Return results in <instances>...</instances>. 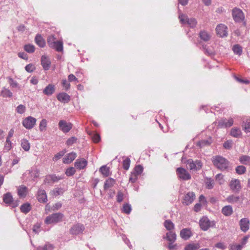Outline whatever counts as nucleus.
Listing matches in <instances>:
<instances>
[{
	"label": "nucleus",
	"instance_id": "1",
	"mask_svg": "<svg viewBox=\"0 0 250 250\" xmlns=\"http://www.w3.org/2000/svg\"><path fill=\"white\" fill-rule=\"evenodd\" d=\"M212 163L218 169L222 171L226 170L229 165V162L226 159L220 156L214 157L213 158Z\"/></svg>",
	"mask_w": 250,
	"mask_h": 250
},
{
	"label": "nucleus",
	"instance_id": "2",
	"mask_svg": "<svg viewBox=\"0 0 250 250\" xmlns=\"http://www.w3.org/2000/svg\"><path fill=\"white\" fill-rule=\"evenodd\" d=\"M182 161L183 163H186L187 167L191 170L197 171L202 167V163L200 160L194 161L192 159H189L186 161L185 158L183 157Z\"/></svg>",
	"mask_w": 250,
	"mask_h": 250
},
{
	"label": "nucleus",
	"instance_id": "3",
	"mask_svg": "<svg viewBox=\"0 0 250 250\" xmlns=\"http://www.w3.org/2000/svg\"><path fill=\"white\" fill-rule=\"evenodd\" d=\"M63 214L60 212L53 213L47 216L44 220V223L47 224H56L62 220Z\"/></svg>",
	"mask_w": 250,
	"mask_h": 250
},
{
	"label": "nucleus",
	"instance_id": "4",
	"mask_svg": "<svg viewBox=\"0 0 250 250\" xmlns=\"http://www.w3.org/2000/svg\"><path fill=\"white\" fill-rule=\"evenodd\" d=\"M215 222L214 221H210L206 216L203 217L199 220V225L200 228L204 231L207 230L209 228L215 227Z\"/></svg>",
	"mask_w": 250,
	"mask_h": 250
},
{
	"label": "nucleus",
	"instance_id": "5",
	"mask_svg": "<svg viewBox=\"0 0 250 250\" xmlns=\"http://www.w3.org/2000/svg\"><path fill=\"white\" fill-rule=\"evenodd\" d=\"M179 19L181 23L188 24L190 27H194L197 24L196 20L194 18L189 19L187 15L179 14Z\"/></svg>",
	"mask_w": 250,
	"mask_h": 250
},
{
	"label": "nucleus",
	"instance_id": "6",
	"mask_svg": "<svg viewBox=\"0 0 250 250\" xmlns=\"http://www.w3.org/2000/svg\"><path fill=\"white\" fill-rule=\"evenodd\" d=\"M232 15L235 22H240L244 19V15L242 11L237 8H234L232 11Z\"/></svg>",
	"mask_w": 250,
	"mask_h": 250
},
{
	"label": "nucleus",
	"instance_id": "7",
	"mask_svg": "<svg viewBox=\"0 0 250 250\" xmlns=\"http://www.w3.org/2000/svg\"><path fill=\"white\" fill-rule=\"evenodd\" d=\"M36 122V118L32 116H28L23 120L22 125L26 129H30L34 127Z\"/></svg>",
	"mask_w": 250,
	"mask_h": 250
},
{
	"label": "nucleus",
	"instance_id": "8",
	"mask_svg": "<svg viewBox=\"0 0 250 250\" xmlns=\"http://www.w3.org/2000/svg\"><path fill=\"white\" fill-rule=\"evenodd\" d=\"M176 172L178 178L183 180H188L191 178L190 174L184 168H177Z\"/></svg>",
	"mask_w": 250,
	"mask_h": 250
},
{
	"label": "nucleus",
	"instance_id": "9",
	"mask_svg": "<svg viewBox=\"0 0 250 250\" xmlns=\"http://www.w3.org/2000/svg\"><path fill=\"white\" fill-rule=\"evenodd\" d=\"M234 123L233 118H222L218 122V126L219 128H227L231 126Z\"/></svg>",
	"mask_w": 250,
	"mask_h": 250
},
{
	"label": "nucleus",
	"instance_id": "10",
	"mask_svg": "<svg viewBox=\"0 0 250 250\" xmlns=\"http://www.w3.org/2000/svg\"><path fill=\"white\" fill-rule=\"evenodd\" d=\"M59 129L63 133L68 132L72 128V124L64 120H60L58 124Z\"/></svg>",
	"mask_w": 250,
	"mask_h": 250
},
{
	"label": "nucleus",
	"instance_id": "11",
	"mask_svg": "<svg viewBox=\"0 0 250 250\" xmlns=\"http://www.w3.org/2000/svg\"><path fill=\"white\" fill-rule=\"evenodd\" d=\"M195 194L193 192H188L186 193L182 200L184 205L188 206L191 204L195 199Z\"/></svg>",
	"mask_w": 250,
	"mask_h": 250
},
{
	"label": "nucleus",
	"instance_id": "12",
	"mask_svg": "<svg viewBox=\"0 0 250 250\" xmlns=\"http://www.w3.org/2000/svg\"><path fill=\"white\" fill-rule=\"evenodd\" d=\"M230 189L234 192H238L241 188V184L239 180L232 179L229 183Z\"/></svg>",
	"mask_w": 250,
	"mask_h": 250
},
{
	"label": "nucleus",
	"instance_id": "13",
	"mask_svg": "<svg viewBox=\"0 0 250 250\" xmlns=\"http://www.w3.org/2000/svg\"><path fill=\"white\" fill-rule=\"evenodd\" d=\"M228 28L223 24H219L216 27V34L220 37H226L228 35Z\"/></svg>",
	"mask_w": 250,
	"mask_h": 250
},
{
	"label": "nucleus",
	"instance_id": "14",
	"mask_svg": "<svg viewBox=\"0 0 250 250\" xmlns=\"http://www.w3.org/2000/svg\"><path fill=\"white\" fill-rule=\"evenodd\" d=\"M84 229L83 225L78 223L74 225L70 229V232L73 235H78L82 233Z\"/></svg>",
	"mask_w": 250,
	"mask_h": 250
},
{
	"label": "nucleus",
	"instance_id": "15",
	"mask_svg": "<svg viewBox=\"0 0 250 250\" xmlns=\"http://www.w3.org/2000/svg\"><path fill=\"white\" fill-rule=\"evenodd\" d=\"M3 202L8 205H11L12 207H16L18 204H14L13 197L11 194L9 192H7L3 195Z\"/></svg>",
	"mask_w": 250,
	"mask_h": 250
},
{
	"label": "nucleus",
	"instance_id": "16",
	"mask_svg": "<svg viewBox=\"0 0 250 250\" xmlns=\"http://www.w3.org/2000/svg\"><path fill=\"white\" fill-rule=\"evenodd\" d=\"M87 165V162L84 158L78 159L75 162V167L79 170L84 169Z\"/></svg>",
	"mask_w": 250,
	"mask_h": 250
},
{
	"label": "nucleus",
	"instance_id": "17",
	"mask_svg": "<svg viewBox=\"0 0 250 250\" xmlns=\"http://www.w3.org/2000/svg\"><path fill=\"white\" fill-rule=\"evenodd\" d=\"M211 37L212 34L205 30H202L199 33V38L200 40L205 42L209 41Z\"/></svg>",
	"mask_w": 250,
	"mask_h": 250
},
{
	"label": "nucleus",
	"instance_id": "18",
	"mask_svg": "<svg viewBox=\"0 0 250 250\" xmlns=\"http://www.w3.org/2000/svg\"><path fill=\"white\" fill-rule=\"evenodd\" d=\"M38 200L40 203H46L47 201V195L45 191L40 188L38 191Z\"/></svg>",
	"mask_w": 250,
	"mask_h": 250
},
{
	"label": "nucleus",
	"instance_id": "19",
	"mask_svg": "<svg viewBox=\"0 0 250 250\" xmlns=\"http://www.w3.org/2000/svg\"><path fill=\"white\" fill-rule=\"evenodd\" d=\"M240 226L242 231H247L250 228V221L248 218H242L240 221Z\"/></svg>",
	"mask_w": 250,
	"mask_h": 250
},
{
	"label": "nucleus",
	"instance_id": "20",
	"mask_svg": "<svg viewBox=\"0 0 250 250\" xmlns=\"http://www.w3.org/2000/svg\"><path fill=\"white\" fill-rule=\"evenodd\" d=\"M177 238L176 234L173 231H170L166 233V235L163 236V239H166L168 242H175Z\"/></svg>",
	"mask_w": 250,
	"mask_h": 250
},
{
	"label": "nucleus",
	"instance_id": "21",
	"mask_svg": "<svg viewBox=\"0 0 250 250\" xmlns=\"http://www.w3.org/2000/svg\"><path fill=\"white\" fill-rule=\"evenodd\" d=\"M180 235L182 239L187 240L192 236V233L190 229L186 228L180 231Z\"/></svg>",
	"mask_w": 250,
	"mask_h": 250
},
{
	"label": "nucleus",
	"instance_id": "22",
	"mask_svg": "<svg viewBox=\"0 0 250 250\" xmlns=\"http://www.w3.org/2000/svg\"><path fill=\"white\" fill-rule=\"evenodd\" d=\"M77 157V154L74 152H71L67 154V155L63 158V163L68 164L71 163Z\"/></svg>",
	"mask_w": 250,
	"mask_h": 250
},
{
	"label": "nucleus",
	"instance_id": "23",
	"mask_svg": "<svg viewBox=\"0 0 250 250\" xmlns=\"http://www.w3.org/2000/svg\"><path fill=\"white\" fill-rule=\"evenodd\" d=\"M41 64L45 70H48L51 64V62L46 56H42L41 58Z\"/></svg>",
	"mask_w": 250,
	"mask_h": 250
},
{
	"label": "nucleus",
	"instance_id": "24",
	"mask_svg": "<svg viewBox=\"0 0 250 250\" xmlns=\"http://www.w3.org/2000/svg\"><path fill=\"white\" fill-rule=\"evenodd\" d=\"M57 99L61 103H67L70 100V97L66 93H59L57 96Z\"/></svg>",
	"mask_w": 250,
	"mask_h": 250
},
{
	"label": "nucleus",
	"instance_id": "25",
	"mask_svg": "<svg viewBox=\"0 0 250 250\" xmlns=\"http://www.w3.org/2000/svg\"><path fill=\"white\" fill-rule=\"evenodd\" d=\"M55 86L52 84H49L43 89V93L46 95L50 96L55 92Z\"/></svg>",
	"mask_w": 250,
	"mask_h": 250
},
{
	"label": "nucleus",
	"instance_id": "26",
	"mask_svg": "<svg viewBox=\"0 0 250 250\" xmlns=\"http://www.w3.org/2000/svg\"><path fill=\"white\" fill-rule=\"evenodd\" d=\"M233 209L231 206L227 205L224 207L222 209V213L226 216H229L232 214Z\"/></svg>",
	"mask_w": 250,
	"mask_h": 250
},
{
	"label": "nucleus",
	"instance_id": "27",
	"mask_svg": "<svg viewBox=\"0 0 250 250\" xmlns=\"http://www.w3.org/2000/svg\"><path fill=\"white\" fill-rule=\"evenodd\" d=\"M230 134L235 138L240 137L242 135L241 130L240 128L233 127L230 130Z\"/></svg>",
	"mask_w": 250,
	"mask_h": 250
},
{
	"label": "nucleus",
	"instance_id": "28",
	"mask_svg": "<svg viewBox=\"0 0 250 250\" xmlns=\"http://www.w3.org/2000/svg\"><path fill=\"white\" fill-rule=\"evenodd\" d=\"M115 184V181L114 179L111 178L107 179L104 184V189L105 190H107L109 188L112 187Z\"/></svg>",
	"mask_w": 250,
	"mask_h": 250
},
{
	"label": "nucleus",
	"instance_id": "29",
	"mask_svg": "<svg viewBox=\"0 0 250 250\" xmlns=\"http://www.w3.org/2000/svg\"><path fill=\"white\" fill-rule=\"evenodd\" d=\"M240 199V198L238 196H236L235 195H231L229 196L226 198V201L230 204H235L238 203Z\"/></svg>",
	"mask_w": 250,
	"mask_h": 250
},
{
	"label": "nucleus",
	"instance_id": "30",
	"mask_svg": "<svg viewBox=\"0 0 250 250\" xmlns=\"http://www.w3.org/2000/svg\"><path fill=\"white\" fill-rule=\"evenodd\" d=\"M200 247L199 243H189L185 247V250H197Z\"/></svg>",
	"mask_w": 250,
	"mask_h": 250
},
{
	"label": "nucleus",
	"instance_id": "31",
	"mask_svg": "<svg viewBox=\"0 0 250 250\" xmlns=\"http://www.w3.org/2000/svg\"><path fill=\"white\" fill-rule=\"evenodd\" d=\"M36 43L41 47H43L45 46V42L42 37L40 35H37L35 37Z\"/></svg>",
	"mask_w": 250,
	"mask_h": 250
},
{
	"label": "nucleus",
	"instance_id": "32",
	"mask_svg": "<svg viewBox=\"0 0 250 250\" xmlns=\"http://www.w3.org/2000/svg\"><path fill=\"white\" fill-rule=\"evenodd\" d=\"M240 162L243 165H250V157L247 155H242L239 157Z\"/></svg>",
	"mask_w": 250,
	"mask_h": 250
},
{
	"label": "nucleus",
	"instance_id": "33",
	"mask_svg": "<svg viewBox=\"0 0 250 250\" xmlns=\"http://www.w3.org/2000/svg\"><path fill=\"white\" fill-rule=\"evenodd\" d=\"M205 183L207 188L211 189L213 188L214 185V182L213 179L210 178H206L205 180Z\"/></svg>",
	"mask_w": 250,
	"mask_h": 250
},
{
	"label": "nucleus",
	"instance_id": "34",
	"mask_svg": "<svg viewBox=\"0 0 250 250\" xmlns=\"http://www.w3.org/2000/svg\"><path fill=\"white\" fill-rule=\"evenodd\" d=\"M100 171L105 177H107L110 175L109 167L105 165L100 167Z\"/></svg>",
	"mask_w": 250,
	"mask_h": 250
},
{
	"label": "nucleus",
	"instance_id": "35",
	"mask_svg": "<svg viewBox=\"0 0 250 250\" xmlns=\"http://www.w3.org/2000/svg\"><path fill=\"white\" fill-rule=\"evenodd\" d=\"M51 48L55 49L57 51L61 52L63 50V43L60 41H57L53 46Z\"/></svg>",
	"mask_w": 250,
	"mask_h": 250
},
{
	"label": "nucleus",
	"instance_id": "36",
	"mask_svg": "<svg viewBox=\"0 0 250 250\" xmlns=\"http://www.w3.org/2000/svg\"><path fill=\"white\" fill-rule=\"evenodd\" d=\"M164 225L168 231H172V230L174 228V224L170 220H166L164 223Z\"/></svg>",
	"mask_w": 250,
	"mask_h": 250
},
{
	"label": "nucleus",
	"instance_id": "37",
	"mask_svg": "<svg viewBox=\"0 0 250 250\" xmlns=\"http://www.w3.org/2000/svg\"><path fill=\"white\" fill-rule=\"evenodd\" d=\"M54 248L52 244L47 242L44 246L38 247L37 250H53Z\"/></svg>",
	"mask_w": 250,
	"mask_h": 250
},
{
	"label": "nucleus",
	"instance_id": "38",
	"mask_svg": "<svg viewBox=\"0 0 250 250\" xmlns=\"http://www.w3.org/2000/svg\"><path fill=\"white\" fill-rule=\"evenodd\" d=\"M21 146L22 148L26 151H28L30 148V143L26 139H22L21 141Z\"/></svg>",
	"mask_w": 250,
	"mask_h": 250
},
{
	"label": "nucleus",
	"instance_id": "39",
	"mask_svg": "<svg viewBox=\"0 0 250 250\" xmlns=\"http://www.w3.org/2000/svg\"><path fill=\"white\" fill-rule=\"evenodd\" d=\"M47 122L46 119H42L39 124V130L41 132H44L46 131L47 127Z\"/></svg>",
	"mask_w": 250,
	"mask_h": 250
},
{
	"label": "nucleus",
	"instance_id": "40",
	"mask_svg": "<svg viewBox=\"0 0 250 250\" xmlns=\"http://www.w3.org/2000/svg\"><path fill=\"white\" fill-rule=\"evenodd\" d=\"M20 208L22 212L24 213H27L31 210V207L29 204L25 203L22 205Z\"/></svg>",
	"mask_w": 250,
	"mask_h": 250
},
{
	"label": "nucleus",
	"instance_id": "41",
	"mask_svg": "<svg viewBox=\"0 0 250 250\" xmlns=\"http://www.w3.org/2000/svg\"><path fill=\"white\" fill-rule=\"evenodd\" d=\"M212 143L211 138H209L208 140H203L199 141L198 143V145L201 147L208 146Z\"/></svg>",
	"mask_w": 250,
	"mask_h": 250
},
{
	"label": "nucleus",
	"instance_id": "42",
	"mask_svg": "<svg viewBox=\"0 0 250 250\" xmlns=\"http://www.w3.org/2000/svg\"><path fill=\"white\" fill-rule=\"evenodd\" d=\"M232 50L234 54L239 56L241 55L242 53V48L239 44H235L233 45Z\"/></svg>",
	"mask_w": 250,
	"mask_h": 250
},
{
	"label": "nucleus",
	"instance_id": "43",
	"mask_svg": "<svg viewBox=\"0 0 250 250\" xmlns=\"http://www.w3.org/2000/svg\"><path fill=\"white\" fill-rule=\"evenodd\" d=\"M1 95L3 97H11L12 96V93L8 89L3 87L1 92Z\"/></svg>",
	"mask_w": 250,
	"mask_h": 250
},
{
	"label": "nucleus",
	"instance_id": "44",
	"mask_svg": "<svg viewBox=\"0 0 250 250\" xmlns=\"http://www.w3.org/2000/svg\"><path fill=\"white\" fill-rule=\"evenodd\" d=\"M27 188L25 186L20 187L18 188V194L21 197H24L26 195Z\"/></svg>",
	"mask_w": 250,
	"mask_h": 250
},
{
	"label": "nucleus",
	"instance_id": "45",
	"mask_svg": "<svg viewBox=\"0 0 250 250\" xmlns=\"http://www.w3.org/2000/svg\"><path fill=\"white\" fill-rule=\"evenodd\" d=\"M30 173V177L32 179L37 178L39 176V170L36 168L32 169Z\"/></svg>",
	"mask_w": 250,
	"mask_h": 250
},
{
	"label": "nucleus",
	"instance_id": "46",
	"mask_svg": "<svg viewBox=\"0 0 250 250\" xmlns=\"http://www.w3.org/2000/svg\"><path fill=\"white\" fill-rule=\"evenodd\" d=\"M236 172L239 175L244 174L246 171V168L244 166H238L235 168Z\"/></svg>",
	"mask_w": 250,
	"mask_h": 250
},
{
	"label": "nucleus",
	"instance_id": "47",
	"mask_svg": "<svg viewBox=\"0 0 250 250\" xmlns=\"http://www.w3.org/2000/svg\"><path fill=\"white\" fill-rule=\"evenodd\" d=\"M130 165V160L129 158H126L123 162V167L124 169L128 170Z\"/></svg>",
	"mask_w": 250,
	"mask_h": 250
},
{
	"label": "nucleus",
	"instance_id": "48",
	"mask_svg": "<svg viewBox=\"0 0 250 250\" xmlns=\"http://www.w3.org/2000/svg\"><path fill=\"white\" fill-rule=\"evenodd\" d=\"M56 42L57 41H56V38L53 35L49 36L47 38V43L50 47H51V46H53V45H54V43Z\"/></svg>",
	"mask_w": 250,
	"mask_h": 250
},
{
	"label": "nucleus",
	"instance_id": "49",
	"mask_svg": "<svg viewBox=\"0 0 250 250\" xmlns=\"http://www.w3.org/2000/svg\"><path fill=\"white\" fill-rule=\"evenodd\" d=\"M75 173H76V170H75V168L73 167H70L68 168L66 170L65 172V174L67 176H69V177L74 175Z\"/></svg>",
	"mask_w": 250,
	"mask_h": 250
},
{
	"label": "nucleus",
	"instance_id": "50",
	"mask_svg": "<svg viewBox=\"0 0 250 250\" xmlns=\"http://www.w3.org/2000/svg\"><path fill=\"white\" fill-rule=\"evenodd\" d=\"M131 211V205L129 204H125L123 206V211L126 214H129Z\"/></svg>",
	"mask_w": 250,
	"mask_h": 250
},
{
	"label": "nucleus",
	"instance_id": "51",
	"mask_svg": "<svg viewBox=\"0 0 250 250\" xmlns=\"http://www.w3.org/2000/svg\"><path fill=\"white\" fill-rule=\"evenodd\" d=\"M143 171V167L141 165H137L134 167L133 172L139 176L142 173Z\"/></svg>",
	"mask_w": 250,
	"mask_h": 250
},
{
	"label": "nucleus",
	"instance_id": "52",
	"mask_svg": "<svg viewBox=\"0 0 250 250\" xmlns=\"http://www.w3.org/2000/svg\"><path fill=\"white\" fill-rule=\"evenodd\" d=\"M24 50L28 53H31L35 51V46L32 44H27L24 46Z\"/></svg>",
	"mask_w": 250,
	"mask_h": 250
},
{
	"label": "nucleus",
	"instance_id": "53",
	"mask_svg": "<svg viewBox=\"0 0 250 250\" xmlns=\"http://www.w3.org/2000/svg\"><path fill=\"white\" fill-rule=\"evenodd\" d=\"M12 148V143L10 139L6 138L4 149L7 151L10 150Z\"/></svg>",
	"mask_w": 250,
	"mask_h": 250
},
{
	"label": "nucleus",
	"instance_id": "54",
	"mask_svg": "<svg viewBox=\"0 0 250 250\" xmlns=\"http://www.w3.org/2000/svg\"><path fill=\"white\" fill-rule=\"evenodd\" d=\"M66 153L65 150H63L62 151L57 153L54 157L53 158V160L54 161H57L59 160L62 156H63L64 154Z\"/></svg>",
	"mask_w": 250,
	"mask_h": 250
},
{
	"label": "nucleus",
	"instance_id": "55",
	"mask_svg": "<svg viewBox=\"0 0 250 250\" xmlns=\"http://www.w3.org/2000/svg\"><path fill=\"white\" fill-rule=\"evenodd\" d=\"M36 69V67L32 63H30L26 65L25 67V70L29 73L33 72Z\"/></svg>",
	"mask_w": 250,
	"mask_h": 250
},
{
	"label": "nucleus",
	"instance_id": "56",
	"mask_svg": "<svg viewBox=\"0 0 250 250\" xmlns=\"http://www.w3.org/2000/svg\"><path fill=\"white\" fill-rule=\"evenodd\" d=\"M63 192V189L61 188H56L52 191L53 194L55 196L62 194Z\"/></svg>",
	"mask_w": 250,
	"mask_h": 250
},
{
	"label": "nucleus",
	"instance_id": "57",
	"mask_svg": "<svg viewBox=\"0 0 250 250\" xmlns=\"http://www.w3.org/2000/svg\"><path fill=\"white\" fill-rule=\"evenodd\" d=\"M25 106L22 104H20L16 108V111L19 114H22L25 111Z\"/></svg>",
	"mask_w": 250,
	"mask_h": 250
},
{
	"label": "nucleus",
	"instance_id": "58",
	"mask_svg": "<svg viewBox=\"0 0 250 250\" xmlns=\"http://www.w3.org/2000/svg\"><path fill=\"white\" fill-rule=\"evenodd\" d=\"M138 176V175H137V174H136L134 173H133V172H132L131 173L130 176L129 177V182H130L132 183H135L136 181V180H137Z\"/></svg>",
	"mask_w": 250,
	"mask_h": 250
},
{
	"label": "nucleus",
	"instance_id": "59",
	"mask_svg": "<svg viewBox=\"0 0 250 250\" xmlns=\"http://www.w3.org/2000/svg\"><path fill=\"white\" fill-rule=\"evenodd\" d=\"M204 49L205 53L208 54V56H212L215 54V51L212 48H206L205 47Z\"/></svg>",
	"mask_w": 250,
	"mask_h": 250
},
{
	"label": "nucleus",
	"instance_id": "60",
	"mask_svg": "<svg viewBox=\"0 0 250 250\" xmlns=\"http://www.w3.org/2000/svg\"><path fill=\"white\" fill-rule=\"evenodd\" d=\"M232 146V141L231 140H228L225 142L223 144V146L226 149H229Z\"/></svg>",
	"mask_w": 250,
	"mask_h": 250
},
{
	"label": "nucleus",
	"instance_id": "61",
	"mask_svg": "<svg viewBox=\"0 0 250 250\" xmlns=\"http://www.w3.org/2000/svg\"><path fill=\"white\" fill-rule=\"evenodd\" d=\"M41 224L40 223H36L33 228V231L35 233L38 234L40 231Z\"/></svg>",
	"mask_w": 250,
	"mask_h": 250
},
{
	"label": "nucleus",
	"instance_id": "62",
	"mask_svg": "<svg viewBox=\"0 0 250 250\" xmlns=\"http://www.w3.org/2000/svg\"><path fill=\"white\" fill-rule=\"evenodd\" d=\"M77 138L75 137H72L69 138L66 141V145L67 146H71L76 142Z\"/></svg>",
	"mask_w": 250,
	"mask_h": 250
},
{
	"label": "nucleus",
	"instance_id": "63",
	"mask_svg": "<svg viewBox=\"0 0 250 250\" xmlns=\"http://www.w3.org/2000/svg\"><path fill=\"white\" fill-rule=\"evenodd\" d=\"M8 82H9L10 85L12 87H18V83L16 81H15L12 78L9 77V78H8Z\"/></svg>",
	"mask_w": 250,
	"mask_h": 250
},
{
	"label": "nucleus",
	"instance_id": "64",
	"mask_svg": "<svg viewBox=\"0 0 250 250\" xmlns=\"http://www.w3.org/2000/svg\"><path fill=\"white\" fill-rule=\"evenodd\" d=\"M62 85L66 90L69 89L70 84L66 80H63L62 81Z\"/></svg>",
	"mask_w": 250,
	"mask_h": 250
}]
</instances>
